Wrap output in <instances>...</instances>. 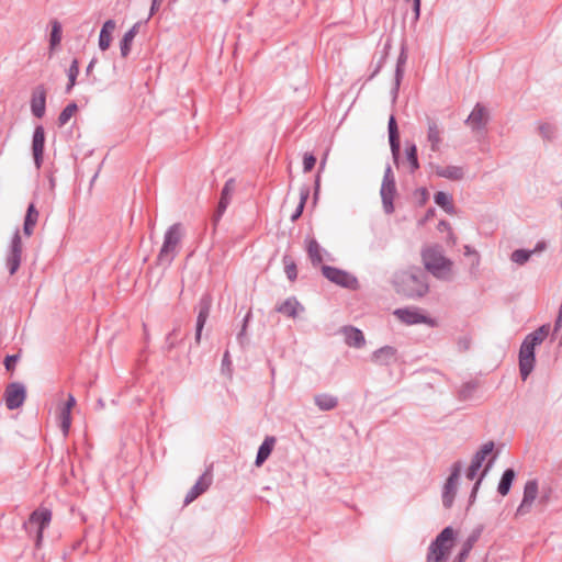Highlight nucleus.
Masks as SVG:
<instances>
[{
	"instance_id": "obj_1",
	"label": "nucleus",
	"mask_w": 562,
	"mask_h": 562,
	"mask_svg": "<svg viewBox=\"0 0 562 562\" xmlns=\"http://www.w3.org/2000/svg\"><path fill=\"white\" fill-rule=\"evenodd\" d=\"M396 292L407 299L416 300L429 291L428 277L420 268L403 271L395 278Z\"/></svg>"
},
{
	"instance_id": "obj_2",
	"label": "nucleus",
	"mask_w": 562,
	"mask_h": 562,
	"mask_svg": "<svg viewBox=\"0 0 562 562\" xmlns=\"http://www.w3.org/2000/svg\"><path fill=\"white\" fill-rule=\"evenodd\" d=\"M422 260L425 269L439 280H449L453 262L443 256L439 245L422 249Z\"/></svg>"
},
{
	"instance_id": "obj_3",
	"label": "nucleus",
	"mask_w": 562,
	"mask_h": 562,
	"mask_svg": "<svg viewBox=\"0 0 562 562\" xmlns=\"http://www.w3.org/2000/svg\"><path fill=\"white\" fill-rule=\"evenodd\" d=\"M456 531L451 526L443 528L430 542L426 562H446L453 547Z\"/></svg>"
},
{
	"instance_id": "obj_4",
	"label": "nucleus",
	"mask_w": 562,
	"mask_h": 562,
	"mask_svg": "<svg viewBox=\"0 0 562 562\" xmlns=\"http://www.w3.org/2000/svg\"><path fill=\"white\" fill-rule=\"evenodd\" d=\"M183 237V227L175 223L168 227L164 236V243L157 256L158 265L170 266L177 255V248Z\"/></svg>"
},
{
	"instance_id": "obj_5",
	"label": "nucleus",
	"mask_w": 562,
	"mask_h": 562,
	"mask_svg": "<svg viewBox=\"0 0 562 562\" xmlns=\"http://www.w3.org/2000/svg\"><path fill=\"white\" fill-rule=\"evenodd\" d=\"M540 342L532 339L528 335L525 337L520 345L518 361H519V372L522 381H526L530 373L535 369L536 364V347L539 346Z\"/></svg>"
},
{
	"instance_id": "obj_6",
	"label": "nucleus",
	"mask_w": 562,
	"mask_h": 562,
	"mask_svg": "<svg viewBox=\"0 0 562 562\" xmlns=\"http://www.w3.org/2000/svg\"><path fill=\"white\" fill-rule=\"evenodd\" d=\"M52 520V512L48 508L35 509L23 524V528L29 535L35 533L36 546H40L43 539V531Z\"/></svg>"
},
{
	"instance_id": "obj_7",
	"label": "nucleus",
	"mask_w": 562,
	"mask_h": 562,
	"mask_svg": "<svg viewBox=\"0 0 562 562\" xmlns=\"http://www.w3.org/2000/svg\"><path fill=\"white\" fill-rule=\"evenodd\" d=\"M396 194V182L391 165H386L381 184L380 195L385 214L394 212V198Z\"/></svg>"
},
{
	"instance_id": "obj_8",
	"label": "nucleus",
	"mask_w": 562,
	"mask_h": 562,
	"mask_svg": "<svg viewBox=\"0 0 562 562\" xmlns=\"http://www.w3.org/2000/svg\"><path fill=\"white\" fill-rule=\"evenodd\" d=\"M322 273L327 280L339 286L349 290H356L359 286L358 279L346 270L324 265L322 266Z\"/></svg>"
},
{
	"instance_id": "obj_9",
	"label": "nucleus",
	"mask_w": 562,
	"mask_h": 562,
	"mask_svg": "<svg viewBox=\"0 0 562 562\" xmlns=\"http://www.w3.org/2000/svg\"><path fill=\"white\" fill-rule=\"evenodd\" d=\"M461 469L462 464L460 461L454 462L451 467V472L442 490V505L445 508H450L453 505Z\"/></svg>"
},
{
	"instance_id": "obj_10",
	"label": "nucleus",
	"mask_w": 562,
	"mask_h": 562,
	"mask_svg": "<svg viewBox=\"0 0 562 562\" xmlns=\"http://www.w3.org/2000/svg\"><path fill=\"white\" fill-rule=\"evenodd\" d=\"M26 397L25 386L20 382L10 383L4 392L5 405L13 411L21 407Z\"/></svg>"
},
{
	"instance_id": "obj_11",
	"label": "nucleus",
	"mask_w": 562,
	"mask_h": 562,
	"mask_svg": "<svg viewBox=\"0 0 562 562\" xmlns=\"http://www.w3.org/2000/svg\"><path fill=\"white\" fill-rule=\"evenodd\" d=\"M211 307H212L211 295L203 294L201 296V299L199 300V304H198V317H196L195 336H194V340H195L196 345H199L201 341L202 330H203L204 325L210 316Z\"/></svg>"
},
{
	"instance_id": "obj_12",
	"label": "nucleus",
	"mask_w": 562,
	"mask_h": 562,
	"mask_svg": "<svg viewBox=\"0 0 562 562\" xmlns=\"http://www.w3.org/2000/svg\"><path fill=\"white\" fill-rule=\"evenodd\" d=\"M234 190H235V180L233 178H229L225 182V184L221 191V196H220L217 207L212 215V223L214 226H216L218 224V222L221 221L227 206L229 205Z\"/></svg>"
},
{
	"instance_id": "obj_13",
	"label": "nucleus",
	"mask_w": 562,
	"mask_h": 562,
	"mask_svg": "<svg viewBox=\"0 0 562 562\" xmlns=\"http://www.w3.org/2000/svg\"><path fill=\"white\" fill-rule=\"evenodd\" d=\"M44 149H45V131L42 125H37L34 128L33 138H32L33 158H34V164L37 169H40L42 167Z\"/></svg>"
},
{
	"instance_id": "obj_14",
	"label": "nucleus",
	"mask_w": 562,
	"mask_h": 562,
	"mask_svg": "<svg viewBox=\"0 0 562 562\" xmlns=\"http://www.w3.org/2000/svg\"><path fill=\"white\" fill-rule=\"evenodd\" d=\"M487 122L488 112L486 108L481 103L475 104L472 112L465 120V124H468L474 132L485 130Z\"/></svg>"
},
{
	"instance_id": "obj_15",
	"label": "nucleus",
	"mask_w": 562,
	"mask_h": 562,
	"mask_svg": "<svg viewBox=\"0 0 562 562\" xmlns=\"http://www.w3.org/2000/svg\"><path fill=\"white\" fill-rule=\"evenodd\" d=\"M46 110V89L43 85H38L34 88L31 98V111L32 114L42 119Z\"/></svg>"
},
{
	"instance_id": "obj_16",
	"label": "nucleus",
	"mask_w": 562,
	"mask_h": 562,
	"mask_svg": "<svg viewBox=\"0 0 562 562\" xmlns=\"http://www.w3.org/2000/svg\"><path fill=\"white\" fill-rule=\"evenodd\" d=\"M389 131V143L391 147V153L396 166L398 165L400 154H401V140H400V132L398 126L394 115H391L387 123Z\"/></svg>"
},
{
	"instance_id": "obj_17",
	"label": "nucleus",
	"mask_w": 562,
	"mask_h": 562,
	"mask_svg": "<svg viewBox=\"0 0 562 562\" xmlns=\"http://www.w3.org/2000/svg\"><path fill=\"white\" fill-rule=\"evenodd\" d=\"M406 61H407V53H406V47L403 44L402 47H401L400 55H398L397 60H396V67H395V74H394V83H393V87L391 89V94H392L393 101H395L397 99L400 86H401V82H402L403 77H404Z\"/></svg>"
},
{
	"instance_id": "obj_18",
	"label": "nucleus",
	"mask_w": 562,
	"mask_h": 562,
	"mask_svg": "<svg viewBox=\"0 0 562 562\" xmlns=\"http://www.w3.org/2000/svg\"><path fill=\"white\" fill-rule=\"evenodd\" d=\"M212 484V474L209 472H204L195 484L190 488V491L187 493L184 497V505H188L192 503L194 499H196L200 495L205 493L210 485Z\"/></svg>"
},
{
	"instance_id": "obj_19",
	"label": "nucleus",
	"mask_w": 562,
	"mask_h": 562,
	"mask_svg": "<svg viewBox=\"0 0 562 562\" xmlns=\"http://www.w3.org/2000/svg\"><path fill=\"white\" fill-rule=\"evenodd\" d=\"M394 315L407 325L428 324L431 321L428 316L419 313L418 310L407 307L395 310Z\"/></svg>"
},
{
	"instance_id": "obj_20",
	"label": "nucleus",
	"mask_w": 562,
	"mask_h": 562,
	"mask_svg": "<svg viewBox=\"0 0 562 562\" xmlns=\"http://www.w3.org/2000/svg\"><path fill=\"white\" fill-rule=\"evenodd\" d=\"M371 360L379 366H390L397 361V350L392 346H383L373 351Z\"/></svg>"
},
{
	"instance_id": "obj_21",
	"label": "nucleus",
	"mask_w": 562,
	"mask_h": 562,
	"mask_svg": "<svg viewBox=\"0 0 562 562\" xmlns=\"http://www.w3.org/2000/svg\"><path fill=\"white\" fill-rule=\"evenodd\" d=\"M427 140L430 144V149L438 151L442 142L443 128L439 126L436 120L430 117L427 119Z\"/></svg>"
},
{
	"instance_id": "obj_22",
	"label": "nucleus",
	"mask_w": 562,
	"mask_h": 562,
	"mask_svg": "<svg viewBox=\"0 0 562 562\" xmlns=\"http://www.w3.org/2000/svg\"><path fill=\"white\" fill-rule=\"evenodd\" d=\"M342 333L345 335V342L349 347L359 349L366 345L364 335L359 328L353 326H345L342 327Z\"/></svg>"
},
{
	"instance_id": "obj_23",
	"label": "nucleus",
	"mask_w": 562,
	"mask_h": 562,
	"mask_svg": "<svg viewBox=\"0 0 562 562\" xmlns=\"http://www.w3.org/2000/svg\"><path fill=\"white\" fill-rule=\"evenodd\" d=\"M278 313H281L288 317L295 318L299 312H303V305L296 300V297H288L283 303L276 307Z\"/></svg>"
},
{
	"instance_id": "obj_24",
	"label": "nucleus",
	"mask_w": 562,
	"mask_h": 562,
	"mask_svg": "<svg viewBox=\"0 0 562 562\" xmlns=\"http://www.w3.org/2000/svg\"><path fill=\"white\" fill-rule=\"evenodd\" d=\"M274 443H276L274 437L268 436L265 438V440L259 446L258 451H257V456H256V460H255L256 467H261L267 461V459L270 457V454L273 450Z\"/></svg>"
},
{
	"instance_id": "obj_25",
	"label": "nucleus",
	"mask_w": 562,
	"mask_h": 562,
	"mask_svg": "<svg viewBox=\"0 0 562 562\" xmlns=\"http://www.w3.org/2000/svg\"><path fill=\"white\" fill-rule=\"evenodd\" d=\"M434 170L438 177L446 178L452 181L461 180L464 177V170L462 167L459 166H435Z\"/></svg>"
},
{
	"instance_id": "obj_26",
	"label": "nucleus",
	"mask_w": 562,
	"mask_h": 562,
	"mask_svg": "<svg viewBox=\"0 0 562 562\" xmlns=\"http://www.w3.org/2000/svg\"><path fill=\"white\" fill-rule=\"evenodd\" d=\"M115 21L112 19L106 20L103 23L99 34V48L101 50L104 52L110 47L112 41V32L115 30Z\"/></svg>"
},
{
	"instance_id": "obj_27",
	"label": "nucleus",
	"mask_w": 562,
	"mask_h": 562,
	"mask_svg": "<svg viewBox=\"0 0 562 562\" xmlns=\"http://www.w3.org/2000/svg\"><path fill=\"white\" fill-rule=\"evenodd\" d=\"M142 22H136L122 37L120 42V50L122 57H127L131 52L132 42L138 33Z\"/></svg>"
},
{
	"instance_id": "obj_28",
	"label": "nucleus",
	"mask_w": 562,
	"mask_h": 562,
	"mask_svg": "<svg viewBox=\"0 0 562 562\" xmlns=\"http://www.w3.org/2000/svg\"><path fill=\"white\" fill-rule=\"evenodd\" d=\"M314 403L319 411L328 412L338 406V398L328 393H321L314 396Z\"/></svg>"
},
{
	"instance_id": "obj_29",
	"label": "nucleus",
	"mask_w": 562,
	"mask_h": 562,
	"mask_svg": "<svg viewBox=\"0 0 562 562\" xmlns=\"http://www.w3.org/2000/svg\"><path fill=\"white\" fill-rule=\"evenodd\" d=\"M38 220V211L35 207L34 203H30L26 210V214L23 223V233L26 236H31L33 234L34 226L36 225Z\"/></svg>"
},
{
	"instance_id": "obj_30",
	"label": "nucleus",
	"mask_w": 562,
	"mask_h": 562,
	"mask_svg": "<svg viewBox=\"0 0 562 562\" xmlns=\"http://www.w3.org/2000/svg\"><path fill=\"white\" fill-rule=\"evenodd\" d=\"M515 477H516L515 470L512 468L506 469L503 472L501 480L498 482L497 493L502 496H506L510 492V488H512Z\"/></svg>"
},
{
	"instance_id": "obj_31",
	"label": "nucleus",
	"mask_w": 562,
	"mask_h": 562,
	"mask_svg": "<svg viewBox=\"0 0 562 562\" xmlns=\"http://www.w3.org/2000/svg\"><path fill=\"white\" fill-rule=\"evenodd\" d=\"M493 449H494L493 441H488V442L484 443L481 447V449L477 450L475 452V454L473 456L470 467L480 470L483 465L484 460L486 459V457L490 453H492Z\"/></svg>"
},
{
	"instance_id": "obj_32",
	"label": "nucleus",
	"mask_w": 562,
	"mask_h": 562,
	"mask_svg": "<svg viewBox=\"0 0 562 562\" xmlns=\"http://www.w3.org/2000/svg\"><path fill=\"white\" fill-rule=\"evenodd\" d=\"M435 203L440 206L446 213L454 214L456 207L452 202V195L443 191H438L434 195Z\"/></svg>"
},
{
	"instance_id": "obj_33",
	"label": "nucleus",
	"mask_w": 562,
	"mask_h": 562,
	"mask_svg": "<svg viewBox=\"0 0 562 562\" xmlns=\"http://www.w3.org/2000/svg\"><path fill=\"white\" fill-rule=\"evenodd\" d=\"M323 249L321 248L318 241L314 238L310 239L307 243V255L314 267L321 265L323 262Z\"/></svg>"
},
{
	"instance_id": "obj_34",
	"label": "nucleus",
	"mask_w": 562,
	"mask_h": 562,
	"mask_svg": "<svg viewBox=\"0 0 562 562\" xmlns=\"http://www.w3.org/2000/svg\"><path fill=\"white\" fill-rule=\"evenodd\" d=\"M406 160L409 164V172L414 173L419 169L417 146L414 143L407 144L405 148Z\"/></svg>"
},
{
	"instance_id": "obj_35",
	"label": "nucleus",
	"mask_w": 562,
	"mask_h": 562,
	"mask_svg": "<svg viewBox=\"0 0 562 562\" xmlns=\"http://www.w3.org/2000/svg\"><path fill=\"white\" fill-rule=\"evenodd\" d=\"M308 196H310V187L303 186L300 189V202H299L295 211L291 215V221L292 222H295V221H297L301 217Z\"/></svg>"
},
{
	"instance_id": "obj_36",
	"label": "nucleus",
	"mask_w": 562,
	"mask_h": 562,
	"mask_svg": "<svg viewBox=\"0 0 562 562\" xmlns=\"http://www.w3.org/2000/svg\"><path fill=\"white\" fill-rule=\"evenodd\" d=\"M495 459H496V456H493L488 460V462L485 465L484 470L482 471V473L480 474L479 479L474 483V485L472 487V491H471V494H470V497H469V505H472L475 502L479 488L481 486V483H482L483 479L485 477V475L487 474L488 470L491 469V467H492V464H493Z\"/></svg>"
},
{
	"instance_id": "obj_37",
	"label": "nucleus",
	"mask_w": 562,
	"mask_h": 562,
	"mask_svg": "<svg viewBox=\"0 0 562 562\" xmlns=\"http://www.w3.org/2000/svg\"><path fill=\"white\" fill-rule=\"evenodd\" d=\"M483 531V526L475 527L472 532L469 535L467 540L463 542L461 547V551L465 552L467 554H470L471 550L473 549L474 544L480 539Z\"/></svg>"
},
{
	"instance_id": "obj_38",
	"label": "nucleus",
	"mask_w": 562,
	"mask_h": 562,
	"mask_svg": "<svg viewBox=\"0 0 562 562\" xmlns=\"http://www.w3.org/2000/svg\"><path fill=\"white\" fill-rule=\"evenodd\" d=\"M539 487L537 480H529L526 482L524 487L522 498L525 503H533L538 496Z\"/></svg>"
},
{
	"instance_id": "obj_39",
	"label": "nucleus",
	"mask_w": 562,
	"mask_h": 562,
	"mask_svg": "<svg viewBox=\"0 0 562 562\" xmlns=\"http://www.w3.org/2000/svg\"><path fill=\"white\" fill-rule=\"evenodd\" d=\"M78 111V105L76 102H70L69 104H67L63 111L60 112L58 119H57V124L59 127H63L64 125H66L69 120L71 119V116Z\"/></svg>"
},
{
	"instance_id": "obj_40",
	"label": "nucleus",
	"mask_w": 562,
	"mask_h": 562,
	"mask_svg": "<svg viewBox=\"0 0 562 562\" xmlns=\"http://www.w3.org/2000/svg\"><path fill=\"white\" fill-rule=\"evenodd\" d=\"M391 47H392L391 38H387L384 43V46H383V49L381 53V57L376 61V65H375L374 69L372 70L369 79L374 78L381 71V69L383 68V66L386 61V58L389 56V52H390Z\"/></svg>"
},
{
	"instance_id": "obj_41",
	"label": "nucleus",
	"mask_w": 562,
	"mask_h": 562,
	"mask_svg": "<svg viewBox=\"0 0 562 562\" xmlns=\"http://www.w3.org/2000/svg\"><path fill=\"white\" fill-rule=\"evenodd\" d=\"M282 262L284 265V272L286 274V278L291 282L295 281L297 278V268L293 258L290 255L285 254L282 258Z\"/></svg>"
},
{
	"instance_id": "obj_42",
	"label": "nucleus",
	"mask_w": 562,
	"mask_h": 562,
	"mask_svg": "<svg viewBox=\"0 0 562 562\" xmlns=\"http://www.w3.org/2000/svg\"><path fill=\"white\" fill-rule=\"evenodd\" d=\"M61 33H63L61 24L57 20H54L52 22V31H50V35H49L50 49H54L57 45L60 44Z\"/></svg>"
},
{
	"instance_id": "obj_43",
	"label": "nucleus",
	"mask_w": 562,
	"mask_h": 562,
	"mask_svg": "<svg viewBox=\"0 0 562 562\" xmlns=\"http://www.w3.org/2000/svg\"><path fill=\"white\" fill-rule=\"evenodd\" d=\"M533 254L535 250L516 249L512 252L510 259L517 265H525Z\"/></svg>"
},
{
	"instance_id": "obj_44",
	"label": "nucleus",
	"mask_w": 562,
	"mask_h": 562,
	"mask_svg": "<svg viewBox=\"0 0 562 562\" xmlns=\"http://www.w3.org/2000/svg\"><path fill=\"white\" fill-rule=\"evenodd\" d=\"M21 257L22 254L11 251L8 252L7 267L11 276H13L19 270L21 265Z\"/></svg>"
},
{
	"instance_id": "obj_45",
	"label": "nucleus",
	"mask_w": 562,
	"mask_h": 562,
	"mask_svg": "<svg viewBox=\"0 0 562 562\" xmlns=\"http://www.w3.org/2000/svg\"><path fill=\"white\" fill-rule=\"evenodd\" d=\"M539 133L546 140H551L554 137V126L550 123H542L539 125Z\"/></svg>"
},
{
	"instance_id": "obj_46",
	"label": "nucleus",
	"mask_w": 562,
	"mask_h": 562,
	"mask_svg": "<svg viewBox=\"0 0 562 562\" xmlns=\"http://www.w3.org/2000/svg\"><path fill=\"white\" fill-rule=\"evenodd\" d=\"M548 334H549V325H542L539 328H537L536 330L528 334V336L541 344L544 340V338L548 336Z\"/></svg>"
},
{
	"instance_id": "obj_47",
	"label": "nucleus",
	"mask_w": 562,
	"mask_h": 562,
	"mask_svg": "<svg viewBox=\"0 0 562 562\" xmlns=\"http://www.w3.org/2000/svg\"><path fill=\"white\" fill-rule=\"evenodd\" d=\"M414 198L418 206H423L429 199V193L426 188H418L414 192Z\"/></svg>"
},
{
	"instance_id": "obj_48",
	"label": "nucleus",
	"mask_w": 562,
	"mask_h": 562,
	"mask_svg": "<svg viewBox=\"0 0 562 562\" xmlns=\"http://www.w3.org/2000/svg\"><path fill=\"white\" fill-rule=\"evenodd\" d=\"M316 161H317V159L314 154L305 153L304 157H303V171L304 172L312 171L316 165Z\"/></svg>"
},
{
	"instance_id": "obj_49",
	"label": "nucleus",
	"mask_w": 562,
	"mask_h": 562,
	"mask_svg": "<svg viewBox=\"0 0 562 562\" xmlns=\"http://www.w3.org/2000/svg\"><path fill=\"white\" fill-rule=\"evenodd\" d=\"M9 251L22 254V240L19 231H15L12 236Z\"/></svg>"
},
{
	"instance_id": "obj_50",
	"label": "nucleus",
	"mask_w": 562,
	"mask_h": 562,
	"mask_svg": "<svg viewBox=\"0 0 562 562\" xmlns=\"http://www.w3.org/2000/svg\"><path fill=\"white\" fill-rule=\"evenodd\" d=\"M325 164H326V156L322 159V161L319 164L318 172H321V170L324 169ZM319 189H321V176H319V173H317L316 178H315L314 194H313L314 202H316V200L318 199Z\"/></svg>"
},
{
	"instance_id": "obj_51",
	"label": "nucleus",
	"mask_w": 562,
	"mask_h": 562,
	"mask_svg": "<svg viewBox=\"0 0 562 562\" xmlns=\"http://www.w3.org/2000/svg\"><path fill=\"white\" fill-rule=\"evenodd\" d=\"M79 75V60L77 58L72 59L69 68L67 69L68 79H74L77 81V77Z\"/></svg>"
},
{
	"instance_id": "obj_52",
	"label": "nucleus",
	"mask_w": 562,
	"mask_h": 562,
	"mask_svg": "<svg viewBox=\"0 0 562 562\" xmlns=\"http://www.w3.org/2000/svg\"><path fill=\"white\" fill-rule=\"evenodd\" d=\"M475 389H476L475 382H473V381L467 382L462 385V387L460 390V395L463 398H467V397L471 396V394L475 391Z\"/></svg>"
},
{
	"instance_id": "obj_53",
	"label": "nucleus",
	"mask_w": 562,
	"mask_h": 562,
	"mask_svg": "<svg viewBox=\"0 0 562 562\" xmlns=\"http://www.w3.org/2000/svg\"><path fill=\"white\" fill-rule=\"evenodd\" d=\"M19 358H20L19 355H8L3 361L5 370L10 371V372L13 371L15 369V364H16Z\"/></svg>"
},
{
	"instance_id": "obj_54",
	"label": "nucleus",
	"mask_w": 562,
	"mask_h": 562,
	"mask_svg": "<svg viewBox=\"0 0 562 562\" xmlns=\"http://www.w3.org/2000/svg\"><path fill=\"white\" fill-rule=\"evenodd\" d=\"M250 317H251V312H248L245 315V317L243 318V325H241L240 331L237 334V339L240 344H243V339L246 335V330H247V326H248Z\"/></svg>"
},
{
	"instance_id": "obj_55",
	"label": "nucleus",
	"mask_w": 562,
	"mask_h": 562,
	"mask_svg": "<svg viewBox=\"0 0 562 562\" xmlns=\"http://www.w3.org/2000/svg\"><path fill=\"white\" fill-rule=\"evenodd\" d=\"M177 334V328H173L167 336L165 341V348L167 351L172 350L176 347V342L172 340V336Z\"/></svg>"
},
{
	"instance_id": "obj_56",
	"label": "nucleus",
	"mask_w": 562,
	"mask_h": 562,
	"mask_svg": "<svg viewBox=\"0 0 562 562\" xmlns=\"http://www.w3.org/2000/svg\"><path fill=\"white\" fill-rule=\"evenodd\" d=\"M531 505H532L531 503H525V499L522 498L521 503L519 504V506L516 510V516H522V515L529 513Z\"/></svg>"
},
{
	"instance_id": "obj_57",
	"label": "nucleus",
	"mask_w": 562,
	"mask_h": 562,
	"mask_svg": "<svg viewBox=\"0 0 562 562\" xmlns=\"http://www.w3.org/2000/svg\"><path fill=\"white\" fill-rule=\"evenodd\" d=\"M70 427V413L67 412H63L61 413V428L65 432L68 431Z\"/></svg>"
},
{
	"instance_id": "obj_58",
	"label": "nucleus",
	"mask_w": 562,
	"mask_h": 562,
	"mask_svg": "<svg viewBox=\"0 0 562 562\" xmlns=\"http://www.w3.org/2000/svg\"><path fill=\"white\" fill-rule=\"evenodd\" d=\"M475 256V262L473 263V266L477 267L479 263H480V257L477 255V252L469 245H465L464 246V256Z\"/></svg>"
},
{
	"instance_id": "obj_59",
	"label": "nucleus",
	"mask_w": 562,
	"mask_h": 562,
	"mask_svg": "<svg viewBox=\"0 0 562 562\" xmlns=\"http://www.w3.org/2000/svg\"><path fill=\"white\" fill-rule=\"evenodd\" d=\"M551 497V488H548L547 491H542L540 497H539V504L547 505Z\"/></svg>"
},
{
	"instance_id": "obj_60",
	"label": "nucleus",
	"mask_w": 562,
	"mask_h": 562,
	"mask_svg": "<svg viewBox=\"0 0 562 562\" xmlns=\"http://www.w3.org/2000/svg\"><path fill=\"white\" fill-rule=\"evenodd\" d=\"M164 0H153L150 5L149 18L153 16L160 8V4Z\"/></svg>"
},
{
	"instance_id": "obj_61",
	"label": "nucleus",
	"mask_w": 562,
	"mask_h": 562,
	"mask_svg": "<svg viewBox=\"0 0 562 562\" xmlns=\"http://www.w3.org/2000/svg\"><path fill=\"white\" fill-rule=\"evenodd\" d=\"M451 229V225L449 222H447L446 220H441L439 223H438V231L440 232H450Z\"/></svg>"
},
{
	"instance_id": "obj_62",
	"label": "nucleus",
	"mask_w": 562,
	"mask_h": 562,
	"mask_svg": "<svg viewBox=\"0 0 562 562\" xmlns=\"http://www.w3.org/2000/svg\"><path fill=\"white\" fill-rule=\"evenodd\" d=\"M477 472H479L477 469L469 467L468 470H467L465 476H467L468 480L472 481L477 475Z\"/></svg>"
},
{
	"instance_id": "obj_63",
	"label": "nucleus",
	"mask_w": 562,
	"mask_h": 562,
	"mask_svg": "<svg viewBox=\"0 0 562 562\" xmlns=\"http://www.w3.org/2000/svg\"><path fill=\"white\" fill-rule=\"evenodd\" d=\"M76 403V400L72 395H69L67 402H66V407L63 409V412H67L70 413V408L75 405Z\"/></svg>"
},
{
	"instance_id": "obj_64",
	"label": "nucleus",
	"mask_w": 562,
	"mask_h": 562,
	"mask_svg": "<svg viewBox=\"0 0 562 562\" xmlns=\"http://www.w3.org/2000/svg\"><path fill=\"white\" fill-rule=\"evenodd\" d=\"M469 554L461 551L456 555L452 562H464L468 559Z\"/></svg>"
}]
</instances>
